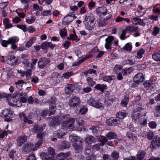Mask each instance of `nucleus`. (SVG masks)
<instances>
[{
  "label": "nucleus",
  "mask_w": 160,
  "mask_h": 160,
  "mask_svg": "<svg viewBox=\"0 0 160 160\" xmlns=\"http://www.w3.org/2000/svg\"><path fill=\"white\" fill-rule=\"evenodd\" d=\"M50 125L53 126L58 125L59 123H63V126L67 129L74 128L75 120L74 118H70L68 115H61L49 119Z\"/></svg>",
  "instance_id": "1"
},
{
  "label": "nucleus",
  "mask_w": 160,
  "mask_h": 160,
  "mask_svg": "<svg viewBox=\"0 0 160 160\" xmlns=\"http://www.w3.org/2000/svg\"><path fill=\"white\" fill-rule=\"evenodd\" d=\"M95 18L91 15H86L83 21L86 29L89 31H91L95 28Z\"/></svg>",
  "instance_id": "2"
},
{
  "label": "nucleus",
  "mask_w": 160,
  "mask_h": 160,
  "mask_svg": "<svg viewBox=\"0 0 160 160\" xmlns=\"http://www.w3.org/2000/svg\"><path fill=\"white\" fill-rule=\"evenodd\" d=\"M72 98L68 102V105L70 108H75L78 106L80 103V98L76 96L73 95Z\"/></svg>",
  "instance_id": "3"
},
{
  "label": "nucleus",
  "mask_w": 160,
  "mask_h": 160,
  "mask_svg": "<svg viewBox=\"0 0 160 160\" xmlns=\"http://www.w3.org/2000/svg\"><path fill=\"white\" fill-rule=\"evenodd\" d=\"M34 117L33 113L32 112L29 113L28 116H26L24 113H20L19 117L21 119H22L24 122L29 124L33 123V121L29 119L32 118Z\"/></svg>",
  "instance_id": "4"
},
{
  "label": "nucleus",
  "mask_w": 160,
  "mask_h": 160,
  "mask_svg": "<svg viewBox=\"0 0 160 160\" xmlns=\"http://www.w3.org/2000/svg\"><path fill=\"white\" fill-rule=\"evenodd\" d=\"M87 103L89 105L92 106L97 108L103 109V104L100 102L98 101H95L92 98H90L87 101Z\"/></svg>",
  "instance_id": "5"
},
{
  "label": "nucleus",
  "mask_w": 160,
  "mask_h": 160,
  "mask_svg": "<svg viewBox=\"0 0 160 160\" xmlns=\"http://www.w3.org/2000/svg\"><path fill=\"white\" fill-rule=\"evenodd\" d=\"M50 62L49 59L46 58H42L38 62V66L40 69H43Z\"/></svg>",
  "instance_id": "6"
},
{
  "label": "nucleus",
  "mask_w": 160,
  "mask_h": 160,
  "mask_svg": "<svg viewBox=\"0 0 160 160\" xmlns=\"http://www.w3.org/2000/svg\"><path fill=\"white\" fill-rule=\"evenodd\" d=\"M6 62L9 64L14 66L18 63V60L14 55H9L6 57Z\"/></svg>",
  "instance_id": "7"
},
{
  "label": "nucleus",
  "mask_w": 160,
  "mask_h": 160,
  "mask_svg": "<svg viewBox=\"0 0 160 160\" xmlns=\"http://www.w3.org/2000/svg\"><path fill=\"white\" fill-rule=\"evenodd\" d=\"M75 15L73 13H69L65 17L63 20V24L68 25L72 22L74 18L76 17Z\"/></svg>",
  "instance_id": "8"
},
{
  "label": "nucleus",
  "mask_w": 160,
  "mask_h": 160,
  "mask_svg": "<svg viewBox=\"0 0 160 160\" xmlns=\"http://www.w3.org/2000/svg\"><path fill=\"white\" fill-rule=\"evenodd\" d=\"M56 98H51V100L50 101V115H51L54 114L55 111L54 110L56 107L55 103L56 102Z\"/></svg>",
  "instance_id": "9"
},
{
  "label": "nucleus",
  "mask_w": 160,
  "mask_h": 160,
  "mask_svg": "<svg viewBox=\"0 0 160 160\" xmlns=\"http://www.w3.org/2000/svg\"><path fill=\"white\" fill-rule=\"evenodd\" d=\"M133 80L134 83L138 84L144 81V77L142 73H138L134 77Z\"/></svg>",
  "instance_id": "10"
},
{
  "label": "nucleus",
  "mask_w": 160,
  "mask_h": 160,
  "mask_svg": "<svg viewBox=\"0 0 160 160\" xmlns=\"http://www.w3.org/2000/svg\"><path fill=\"white\" fill-rule=\"evenodd\" d=\"M98 50V48L97 47H95L92 49L89 52V53L84 58L81 60V62H84L85 60L92 57L97 52Z\"/></svg>",
  "instance_id": "11"
},
{
  "label": "nucleus",
  "mask_w": 160,
  "mask_h": 160,
  "mask_svg": "<svg viewBox=\"0 0 160 160\" xmlns=\"http://www.w3.org/2000/svg\"><path fill=\"white\" fill-rule=\"evenodd\" d=\"M143 109V108L142 107H138L134 110L132 115V118L133 120L136 121L137 119L139 118L140 116L139 112L142 110Z\"/></svg>",
  "instance_id": "12"
},
{
  "label": "nucleus",
  "mask_w": 160,
  "mask_h": 160,
  "mask_svg": "<svg viewBox=\"0 0 160 160\" xmlns=\"http://www.w3.org/2000/svg\"><path fill=\"white\" fill-rule=\"evenodd\" d=\"M82 141L74 143L73 144L72 146L74 148L76 152L79 153L82 152L83 147L82 145Z\"/></svg>",
  "instance_id": "13"
},
{
  "label": "nucleus",
  "mask_w": 160,
  "mask_h": 160,
  "mask_svg": "<svg viewBox=\"0 0 160 160\" xmlns=\"http://www.w3.org/2000/svg\"><path fill=\"white\" fill-rule=\"evenodd\" d=\"M160 146V138L157 136H155L154 137V140L151 142V147L153 149L157 147H159Z\"/></svg>",
  "instance_id": "14"
},
{
  "label": "nucleus",
  "mask_w": 160,
  "mask_h": 160,
  "mask_svg": "<svg viewBox=\"0 0 160 160\" xmlns=\"http://www.w3.org/2000/svg\"><path fill=\"white\" fill-rule=\"evenodd\" d=\"M113 39L114 38L112 36H109L105 39L106 43L105 47L107 49L111 51L112 48L111 47L112 45V42L113 40Z\"/></svg>",
  "instance_id": "15"
},
{
  "label": "nucleus",
  "mask_w": 160,
  "mask_h": 160,
  "mask_svg": "<svg viewBox=\"0 0 160 160\" xmlns=\"http://www.w3.org/2000/svg\"><path fill=\"white\" fill-rule=\"evenodd\" d=\"M66 129L61 128L56 131L54 133V136L58 138H62L66 134Z\"/></svg>",
  "instance_id": "16"
},
{
  "label": "nucleus",
  "mask_w": 160,
  "mask_h": 160,
  "mask_svg": "<svg viewBox=\"0 0 160 160\" xmlns=\"http://www.w3.org/2000/svg\"><path fill=\"white\" fill-rule=\"evenodd\" d=\"M22 148L23 152L26 153L29 152L35 149L34 145L29 143L24 145Z\"/></svg>",
  "instance_id": "17"
},
{
  "label": "nucleus",
  "mask_w": 160,
  "mask_h": 160,
  "mask_svg": "<svg viewBox=\"0 0 160 160\" xmlns=\"http://www.w3.org/2000/svg\"><path fill=\"white\" fill-rule=\"evenodd\" d=\"M12 111L8 110L7 109H5L2 112V115L3 116L6 118V120L7 121H9L10 120L11 116L12 115Z\"/></svg>",
  "instance_id": "18"
},
{
  "label": "nucleus",
  "mask_w": 160,
  "mask_h": 160,
  "mask_svg": "<svg viewBox=\"0 0 160 160\" xmlns=\"http://www.w3.org/2000/svg\"><path fill=\"white\" fill-rule=\"evenodd\" d=\"M95 139L92 136H87L85 138V142L89 146L91 147V144L95 142Z\"/></svg>",
  "instance_id": "19"
},
{
  "label": "nucleus",
  "mask_w": 160,
  "mask_h": 160,
  "mask_svg": "<svg viewBox=\"0 0 160 160\" xmlns=\"http://www.w3.org/2000/svg\"><path fill=\"white\" fill-rule=\"evenodd\" d=\"M143 85L145 88L148 90H150L151 91L154 90L155 85L154 84L150 82L149 81H146L143 83Z\"/></svg>",
  "instance_id": "20"
},
{
  "label": "nucleus",
  "mask_w": 160,
  "mask_h": 160,
  "mask_svg": "<svg viewBox=\"0 0 160 160\" xmlns=\"http://www.w3.org/2000/svg\"><path fill=\"white\" fill-rule=\"evenodd\" d=\"M88 111V108L84 105H81L79 108L76 110V113H78L80 115L85 114Z\"/></svg>",
  "instance_id": "21"
},
{
  "label": "nucleus",
  "mask_w": 160,
  "mask_h": 160,
  "mask_svg": "<svg viewBox=\"0 0 160 160\" xmlns=\"http://www.w3.org/2000/svg\"><path fill=\"white\" fill-rule=\"evenodd\" d=\"M107 10L106 8L104 7H101L98 8L96 9V12L98 15H105L107 14Z\"/></svg>",
  "instance_id": "22"
},
{
  "label": "nucleus",
  "mask_w": 160,
  "mask_h": 160,
  "mask_svg": "<svg viewBox=\"0 0 160 160\" xmlns=\"http://www.w3.org/2000/svg\"><path fill=\"white\" fill-rule=\"evenodd\" d=\"M27 137L25 135L19 137L17 140V143L18 145L21 146L27 141Z\"/></svg>",
  "instance_id": "23"
},
{
  "label": "nucleus",
  "mask_w": 160,
  "mask_h": 160,
  "mask_svg": "<svg viewBox=\"0 0 160 160\" xmlns=\"http://www.w3.org/2000/svg\"><path fill=\"white\" fill-rule=\"evenodd\" d=\"M108 16H107L105 18H104V19H99L98 21V25L99 27H103L106 24L105 20H108L110 19L112 16V15L108 14Z\"/></svg>",
  "instance_id": "24"
},
{
  "label": "nucleus",
  "mask_w": 160,
  "mask_h": 160,
  "mask_svg": "<svg viewBox=\"0 0 160 160\" xmlns=\"http://www.w3.org/2000/svg\"><path fill=\"white\" fill-rule=\"evenodd\" d=\"M118 122V118L114 119L113 118H111L107 120L106 121L107 124L109 126H115Z\"/></svg>",
  "instance_id": "25"
},
{
  "label": "nucleus",
  "mask_w": 160,
  "mask_h": 160,
  "mask_svg": "<svg viewBox=\"0 0 160 160\" xmlns=\"http://www.w3.org/2000/svg\"><path fill=\"white\" fill-rule=\"evenodd\" d=\"M75 89L74 86L71 84L67 85L65 88V92L67 94L71 93L73 92V90Z\"/></svg>",
  "instance_id": "26"
},
{
  "label": "nucleus",
  "mask_w": 160,
  "mask_h": 160,
  "mask_svg": "<svg viewBox=\"0 0 160 160\" xmlns=\"http://www.w3.org/2000/svg\"><path fill=\"white\" fill-rule=\"evenodd\" d=\"M55 47V45L52 44L51 42H45L42 43L41 45V48L43 49H45L50 47L51 48H53Z\"/></svg>",
  "instance_id": "27"
},
{
  "label": "nucleus",
  "mask_w": 160,
  "mask_h": 160,
  "mask_svg": "<svg viewBox=\"0 0 160 160\" xmlns=\"http://www.w3.org/2000/svg\"><path fill=\"white\" fill-rule=\"evenodd\" d=\"M134 70L133 67L124 68L122 69V73L123 76H126L129 74Z\"/></svg>",
  "instance_id": "28"
},
{
  "label": "nucleus",
  "mask_w": 160,
  "mask_h": 160,
  "mask_svg": "<svg viewBox=\"0 0 160 160\" xmlns=\"http://www.w3.org/2000/svg\"><path fill=\"white\" fill-rule=\"evenodd\" d=\"M43 128L42 126L38 125H35L34 126L32 129V132L38 133L43 131Z\"/></svg>",
  "instance_id": "29"
},
{
  "label": "nucleus",
  "mask_w": 160,
  "mask_h": 160,
  "mask_svg": "<svg viewBox=\"0 0 160 160\" xmlns=\"http://www.w3.org/2000/svg\"><path fill=\"white\" fill-rule=\"evenodd\" d=\"M11 100L12 101L15 100L16 102L14 103H12L11 101L9 102L8 103L9 105L11 106H16L18 107H20L22 105L21 102L20 100H17V99L14 98H12Z\"/></svg>",
  "instance_id": "30"
},
{
  "label": "nucleus",
  "mask_w": 160,
  "mask_h": 160,
  "mask_svg": "<svg viewBox=\"0 0 160 160\" xmlns=\"http://www.w3.org/2000/svg\"><path fill=\"white\" fill-rule=\"evenodd\" d=\"M129 96L128 94L124 96V98L121 101V104L122 107H125L127 106L128 102Z\"/></svg>",
  "instance_id": "31"
},
{
  "label": "nucleus",
  "mask_w": 160,
  "mask_h": 160,
  "mask_svg": "<svg viewBox=\"0 0 160 160\" xmlns=\"http://www.w3.org/2000/svg\"><path fill=\"white\" fill-rule=\"evenodd\" d=\"M69 139L72 143H75L78 142V141L79 142L82 141V139L78 136H74L71 135L69 137Z\"/></svg>",
  "instance_id": "32"
},
{
  "label": "nucleus",
  "mask_w": 160,
  "mask_h": 160,
  "mask_svg": "<svg viewBox=\"0 0 160 160\" xmlns=\"http://www.w3.org/2000/svg\"><path fill=\"white\" fill-rule=\"evenodd\" d=\"M114 99L112 97L108 96L105 97V103L107 105H111L113 103Z\"/></svg>",
  "instance_id": "33"
},
{
  "label": "nucleus",
  "mask_w": 160,
  "mask_h": 160,
  "mask_svg": "<svg viewBox=\"0 0 160 160\" xmlns=\"http://www.w3.org/2000/svg\"><path fill=\"white\" fill-rule=\"evenodd\" d=\"M105 136L109 139H112L116 138L117 135L114 132L111 131L107 133Z\"/></svg>",
  "instance_id": "34"
},
{
  "label": "nucleus",
  "mask_w": 160,
  "mask_h": 160,
  "mask_svg": "<svg viewBox=\"0 0 160 160\" xmlns=\"http://www.w3.org/2000/svg\"><path fill=\"white\" fill-rule=\"evenodd\" d=\"M125 30L130 32L138 31V28L137 27H135L134 26H128L125 28Z\"/></svg>",
  "instance_id": "35"
},
{
  "label": "nucleus",
  "mask_w": 160,
  "mask_h": 160,
  "mask_svg": "<svg viewBox=\"0 0 160 160\" xmlns=\"http://www.w3.org/2000/svg\"><path fill=\"white\" fill-rule=\"evenodd\" d=\"M3 23L6 29H8L12 27V24L10 23L9 20L8 18L3 19Z\"/></svg>",
  "instance_id": "36"
},
{
  "label": "nucleus",
  "mask_w": 160,
  "mask_h": 160,
  "mask_svg": "<svg viewBox=\"0 0 160 160\" xmlns=\"http://www.w3.org/2000/svg\"><path fill=\"white\" fill-rule=\"evenodd\" d=\"M152 58L156 61H160V50L157 52H153Z\"/></svg>",
  "instance_id": "37"
},
{
  "label": "nucleus",
  "mask_w": 160,
  "mask_h": 160,
  "mask_svg": "<svg viewBox=\"0 0 160 160\" xmlns=\"http://www.w3.org/2000/svg\"><path fill=\"white\" fill-rule=\"evenodd\" d=\"M126 111L124 110L120 111L116 114V116L118 119L119 118L123 119L126 116Z\"/></svg>",
  "instance_id": "38"
},
{
  "label": "nucleus",
  "mask_w": 160,
  "mask_h": 160,
  "mask_svg": "<svg viewBox=\"0 0 160 160\" xmlns=\"http://www.w3.org/2000/svg\"><path fill=\"white\" fill-rule=\"evenodd\" d=\"M107 86L106 85L98 84L95 87V89L98 90H99L103 92L106 89Z\"/></svg>",
  "instance_id": "39"
},
{
  "label": "nucleus",
  "mask_w": 160,
  "mask_h": 160,
  "mask_svg": "<svg viewBox=\"0 0 160 160\" xmlns=\"http://www.w3.org/2000/svg\"><path fill=\"white\" fill-rule=\"evenodd\" d=\"M36 19V18L34 16L29 17L26 18V21L28 23L31 24L34 22Z\"/></svg>",
  "instance_id": "40"
},
{
  "label": "nucleus",
  "mask_w": 160,
  "mask_h": 160,
  "mask_svg": "<svg viewBox=\"0 0 160 160\" xmlns=\"http://www.w3.org/2000/svg\"><path fill=\"white\" fill-rule=\"evenodd\" d=\"M105 137L103 136H101L98 138V141L100 143V146H103L104 145L105 143L107 141V139Z\"/></svg>",
  "instance_id": "41"
},
{
  "label": "nucleus",
  "mask_w": 160,
  "mask_h": 160,
  "mask_svg": "<svg viewBox=\"0 0 160 160\" xmlns=\"http://www.w3.org/2000/svg\"><path fill=\"white\" fill-rule=\"evenodd\" d=\"M111 156L112 160H117L119 157V154L118 152L114 151L112 153Z\"/></svg>",
  "instance_id": "42"
},
{
  "label": "nucleus",
  "mask_w": 160,
  "mask_h": 160,
  "mask_svg": "<svg viewBox=\"0 0 160 160\" xmlns=\"http://www.w3.org/2000/svg\"><path fill=\"white\" fill-rule=\"evenodd\" d=\"M146 154V152L143 151L139 152L138 154L137 159L138 160L142 159L145 157Z\"/></svg>",
  "instance_id": "43"
},
{
  "label": "nucleus",
  "mask_w": 160,
  "mask_h": 160,
  "mask_svg": "<svg viewBox=\"0 0 160 160\" xmlns=\"http://www.w3.org/2000/svg\"><path fill=\"white\" fill-rule=\"evenodd\" d=\"M135 62L134 60L132 59H128L126 60H124L123 62V65H132Z\"/></svg>",
  "instance_id": "44"
},
{
  "label": "nucleus",
  "mask_w": 160,
  "mask_h": 160,
  "mask_svg": "<svg viewBox=\"0 0 160 160\" xmlns=\"http://www.w3.org/2000/svg\"><path fill=\"white\" fill-rule=\"evenodd\" d=\"M126 136L130 140L133 142L135 141L136 140V137L133 136L131 132H128Z\"/></svg>",
  "instance_id": "45"
},
{
  "label": "nucleus",
  "mask_w": 160,
  "mask_h": 160,
  "mask_svg": "<svg viewBox=\"0 0 160 160\" xmlns=\"http://www.w3.org/2000/svg\"><path fill=\"white\" fill-rule=\"evenodd\" d=\"M87 81L88 85L91 87H93L96 83L95 82L93 81L92 78L90 77L87 78Z\"/></svg>",
  "instance_id": "46"
},
{
  "label": "nucleus",
  "mask_w": 160,
  "mask_h": 160,
  "mask_svg": "<svg viewBox=\"0 0 160 160\" xmlns=\"http://www.w3.org/2000/svg\"><path fill=\"white\" fill-rule=\"evenodd\" d=\"M41 158L42 160H48L50 158L49 155L47 153L42 152L40 155Z\"/></svg>",
  "instance_id": "47"
},
{
  "label": "nucleus",
  "mask_w": 160,
  "mask_h": 160,
  "mask_svg": "<svg viewBox=\"0 0 160 160\" xmlns=\"http://www.w3.org/2000/svg\"><path fill=\"white\" fill-rule=\"evenodd\" d=\"M132 45L129 43L126 44L122 48L124 50L130 51L132 49Z\"/></svg>",
  "instance_id": "48"
},
{
  "label": "nucleus",
  "mask_w": 160,
  "mask_h": 160,
  "mask_svg": "<svg viewBox=\"0 0 160 160\" xmlns=\"http://www.w3.org/2000/svg\"><path fill=\"white\" fill-rule=\"evenodd\" d=\"M70 147V145L68 142H63L61 144V150H63L64 149L68 148H69Z\"/></svg>",
  "instance_id": "49"
},
{
  "label": "nucleus",
  "mask_w": 160,
  "mask_h": 160,
  "mask_svg": "<svg viewBox=\"0 0 160 160\" xmlns=\"http://www.w3.org/2000/svg\"><path fill=\"white\" fill-rule=\"evenodd\" d=\"M145 51L143 49H140L137 53L136 57L138 58H140L142 57V55L144 53Z\"/></svg>",
  "instance_id": "50"
},
{
  "label": "nucleus",
  "mask_w": 160,
  "mask_h": 160,
  "mask_svg": "<svg viewBox=\"0 0 160 160\" xmlns=\"http://www.w3.org/2000/svg\"><path fill=\"white\" fill-rule=\"evenodd\" d=\"M146 12L145 11H140L139 10H137L134 12L135 15L137 17H141L143 16Z\"/></svg>",
  "instance_id": "51"
},
{
  "label": "nucleus",
  "mask_w": 160,
  "mask_h": 160,
  "mask_svg": "<svg viewBox=\"0 0 160 160\" xmlns=\"http://www.w3.org/2000/svg\"><path fill=\"white\" fill-rule=\"evenodd\" d=\"M160 30V29L157 26H155L153 28L152 34L153 35L156 36L158 34Z\"/></svg>",
  "instance_id": "52"
},
{
  "label": "nucleus",
  "mask_w": 160,
  "mask_h": 160,
  "mask_svg": "<svg viewBox=\"0 0 160 160\" xmlns=\"http://www.w3.org/2000/svg\"><path fill=\"white\" fill-rule=\"evenodd\" d=\"M47 135V133L45 132H42L38 133L37 135V138H40V140H42Z\"/></svg>",
  "instance_id": "53"
},
{
  "label": "nucleus",
  "mask_w": 160,
  "mask_h": 160,
  "mask_svg": "<svg viewBox=\"0 0 160 160\" xmlns=\"http://www.w3.org/2000/svg\"><path fill=\"white\" fill-rule=\"evenodd\" d=\"M57 158L58 160H64L66 159V156L64 153L61 152L57 155Z\"/></svg>",
  "instance_id": "54"
},
{
  "label": "nucleus",
  "mask_w": 160,
  "mask_h": 160,
  "mask_svg": "<svg viewBox=\"0 0 160 160\" xmlns=\"http://www.w3.org/2000/svg\"><path fill=\"white\" fill-rule=\"evenodd\" d=\"M34 41V38H31L26 43L25 47L26 48H29L33 44Z\"/></svg>",
  "instance_id": "55"
},
{
  "label": "nucleus",
  "mask_w": 160,
  "mask_h": 160,
  "mask_svg": "<svg viewBox=\"0 0 160 160\" xmlns=\"http://www.w3.org/2000/svg\"><path fill=\"white\" fill-rule=\"evenodd\" d=\"M52 14V10H47L43 11L41 13V15L42 16H48Z\"/></svg>",
  "instance_id": "56"
},
{
  "label": "nucleus",
  "mask_w": 160,
  "mask_h": 160,
  "mask_svg": "<svg viewBox=\"0 0 160 160\" xmlns=\"http://www.w3.org/2000/svg\"><path fill=\"white\" fill-rule=\"evenodd\" d=\"M122 68V66L121 65L117 64L113 68V70L116 73L118 72V70H121Z\"/></svg>",
  "instance_id": "57"
},
{
  "label": "nucleus",
  "mask_w": 160,
  "mask_h": 160,
  "mask_svg": "<svg viewBox=\"0 0 160 160\" xmlns=\"http://www.w3.org/2000/svg\"><path fill=\"white\" fill-rule=\"evenodd\" d=\"M92 90V88L89 87H87L85 88H84L82 91L81 92L80 91L81 93H89Z\"/></svg>",
  "instance_id": "58"
},
{
  "label": "nucleus",
  "mask_w": 160,
  "mask_h": 160,
  "mask_svg": "<svg viewBox=\"0 0 160 160\" xmlns=\"http://www.w3.org/2000/svg\"><path fill=\"white\" fill-rule=\"evenodd\" d=\"M22 3L24 5L23 9L24 10H28L29 8L28 0H21Z\"/></svg>",
  "instance_id": "59"
},
{
  "label": "nucleus",
  "mask_w": 160,
  "mask_h": 160,
  "mask_svg": "<svg viewBox=\"0 0 160 160\" xmlns=\"http://www.w3.org/2000/svg\"><path fill=\"white\" fill-rule=\"evenodd\" d=\"M9 44H14L18 41V40L16 38L13 37L9 38L8 40Z\"/></svg>",
  "instance_id": "60"
},
{
  "label": "nucleus",
  "mask_w": 160,
  "mask_h": 160,
  "mask_svg": "<svg viewBox=\"0 0 160 160\" xmlns=\"http://www.w3.org/2000/svg\"><path fill=\"white\" fill-rule=\"evenodd\" d=\"M59 33L61 37H65L67 35V32L66 31V30L65 28L60 30Z\"/></svg>",
  "instance_id": "61"
},
{
  "label": "nucleus",
  "mask_w": 160,
  "mask_h": 160,
  "mask_svg": "<svg viewBox=\"0 0 160 160\" xmlns=\"http://www.w3.org/2000/svg\"><path fill=\"white\" fill-rule=\"evenodd\" d=\"M90 129L92 130V133L94 134L96 133L99 130V127L97 126H92L90 128Z\"/></svg>",
  "instance_id": "62"
},
{
  "label": "nucleus",
  "mask_w": 160,
  "mask_h": 160,
  "mask_svg": "<svg viewBox=\"0 0 160 160\" xmlns=\"http://www.w3.org/2000/svg\"><path fill=\"white\" fill-rule=\"evenodd\" d=\"M76 123L79 126H82L84 122V120L82 118H77L76 119Z\"/></svg>",
  "instance_id": "63"
},
{
  "label": "nucleus",
  "mask_w": 160,
  "mask_h": 160,
  "mask_svg": "<svg viewBox=\"0 0 160 160\" xmlns=\"http://www.w3.org/2000/svg\"><path fill=\"white\" fill-rule=\"evenodd\" d=\"M72 75L73 73L72 72H69L63 73L62 75L65 78L68 79Z\"/></svg>",
  "instance_id": "64"
}]
</instances>
